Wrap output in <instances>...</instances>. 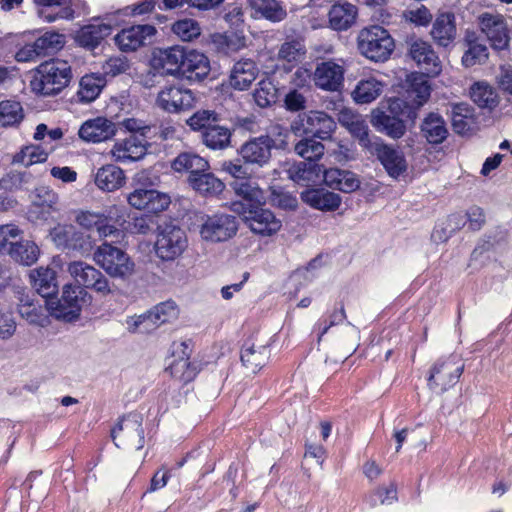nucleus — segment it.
<instances>
[{"label": "nucleus", "instance_id": "nucleus-15", "mask_svg": "<svg viewBox=\"0 0 512 512\" xmlns=\"http://www.w3.org/2000/svg\"><path fill=\"white\" fill-rule=\"evenodd\" d=\"M195 98L189 89L180 86H165L156 98V104L169 113H178L193 107Z\"/></svg>", "mask_w": 512, "mask_h": 512}, {"label": "nucleus", "instance_id": "nucleus-27", "mask_svg": "<svg viewBox=\"0 0 512 512\" xmlns=\"http://www.w3.org/2000/svg\"><path fill=\"white\" fill-rule=\"evenodd\" d=\"M210 72V62L206 55L196 50H186L180 76L189 81L200 82Z\"/></svg>", "mask_w": 512, "mask_h": 512}, {"label": "nucleus", "instance_id": "nucleus-18", "mask_svg": "<svg viewBox=\"0 0 512 512\" xmlns=\"http://www.w3.org/2000/svg\"><path fill=\"white\" fill-rule=\"evenodd\" d=\"M340 124L345 127L351 136L355 138L359 145L368 153L377 144V136H371L370 130L365 119L350 110H343L339 115Z\"/></svg>", "mask_w": 512, "mask_h": 512}, {"label": "nucleus", "instance_id": "nucleus-34", "mask_svg": "<svg viewBox=\"0 0 512 512\" xmlns=\"http://www.w3.org/2000/svg\"><path fill=\"white\" fill-rule=\"evenodd\" d=\"M326 169L317 162L300 161L291 165L288 169V175L291 180L297 184L308 186L310 183H317Z\"/></svg>", "mask_w": 512, "mask_h": 512}, {"label": "nucleus", "instance_id": "nucleus-14", "mask_svg": "<svg viewBox=\"0 0 512 512\" xmlns=\"http://www.w3.org/2000/svg\"><path fill=\"white\" fill-rule=\"evenodd\" d=\"M230 186L235 195L241 199V201L233 203L235 211L244 213L245 210H251L265 204L264 191L251 178L233 180Z\"/></svg>", "mask_w": 512, "mask_h": 512}, {"label": "nucleus", "instance_id": "nucleus-54", "mask_svg": "<svg viewBox=\"0 0 512 512\" xmlns=\"http://www.w3.org/2000/svg\"><path fill=\"white\" fill-rule=\"evenodd\" d=\"M128 330L132 333H150L161 326V323L154 319V312L149 310L148 312L130 317L127 320Z\"/></svg>", "mask_w": 512, "mask_h": 512}, {"label": "nucleus", "instance_id": "nucleus-51", "mask_svg": "<svg viewBox=\"0 0 512 512\" xmlns=\"http://www.w3.org/2000/svg\"><path fill=\"white\" fill-rule=\"evenodd\" d=\"M278 89L270 79H263L257 84L253 93L256 104L261 108H266L276 103Z\"/></svg>", "mask_w": 512, "mask_h": 512}, {"label": "nucleus", "instance_id": "nucleus-50", "mask_svg": "<svg viewBox=\"0 0 512 512\" xmlns=\"http://www.w3.org/2000/svg\"><path fill=\"white\" fill-rule=\"evenodd\" d=\"M24 118L23 108L17 101L0 102V126L8 127L19 124Z\"/></svg>", "mask_w": 512, "mask_h": 512}, {"label": "nucleus", "instance_id": "nucleus-12", "mask_svg": "<svg viewBox=\"0 0 512 512\" xmlns=\"http://www.w3.org/2000/svg\"><path fill=\"white\" fill-rule=\"evenodd\" d=\"M369 153L376 157L389 177L398 179L407 172L408 162L400 148L387 144L382 139H377V144Z\"/></svg>", "mask_w": 512, "mask_h": 512}, {"label": "nucleus", "instance_id": "nucleus-58", "mask_svg": "<svg viewBox=\"0 0 512 512\" xmlns=\"http://www.w3.org/2000/svg\"><path fill=\"white\" fill-rule=\"evenodd\" d=\"M488 55L486 45L477 42H469V47L462 56V64L465 67L483 64L487 61Z\"/></svg>", "mask_w": 512, "mask_h": 512}, {"label": "nucleus", "instance_id": "nucleus-30", "mask_svg": "<svg viewBox=\"0 0 512 512\" xmlns=\"http://www.w3.org/2000/svg\"><path fill=\"white\" fill-rule=\"evenodd\" d=\"M171 168L174 172L187 174V179H191L197 174L205 172L210 168L208 160L194 152L179 153L171 162Z\"/></svg>", "mask_w": 512, "mask_h": 512}, {"label": "nucleus", "instance_id": "nucleus-24", "mask_svg": "<svg viewBox=\"0 0 512 512\" xmlns=\"http://www.w3.org/2000/svg\"><path fill=\"white\" fill-rule=\"evenodd\" d=\"M358 8L347 1H337L328 10V26L334 31H346L356 22Z\"/></svg>", "mask_w": 512, "mask_h": 512}, {"label": "nucleus", "instance_id": "nucleus-5", "mask_svg": "<svg viewBox=\"0 0 512 512\" xmlns=\"http://www.w3.org/2000/svg\"><path fill=\"white\" fill-rule=\"evenodd\" d=\"M143 418L133 412L123 416L111 430V437L118 448L142 449L145 443Z\"/></svg>", "mask_w": 512, "mask_h": 512}, {"label": "nucleus", "instance_id": "nucleus-6", "mask_svg": "<svg viewBox=\"0 0 512 512\" xmlns=\"http://www.w3.org/2000/svg\"><path fill=\"white\" fill-rule=\"evenodd\" d=\"M275 140L269 135L250 138L237 149L239 160L248 167L260 169L267 166L272 158Z\"/></svg>", "mask_w": 512, "mask_h": 512}, {"label": "nucleus", "instance_id": "nucleus-20", "mask_svg": "<svg viewBox=\"0 0 512 512\" xmlns=\"http://www.w3.org/2000/svg\"><path fill=\"white\" fill-rule=\"evenodd\" d=\"M409 55L417 65L429 76H436L441 72V62L430 43L420 38L409 43Z\"/></svg>", "mask_w": 512, "mask_h": 512}, {"label": "nucleus", "instance_id": "nucleus-43", "mask_svg": "<svg viewBox=\"0 0 512 512\" xmlns=\"http://www.w3.org/2000/svg\"><path fill=\"white\" fill-rule=\"evenodd\" d=\"M221 116L214 110H198L190 116L186 123L193 130L200 133V136L218 127Z\"/></svg>", "mask_w": 512, "mask_h": 512}, {"label": "nucleus", "instance_id": "nucleus-49", "mask_svg": "<svg viewBox=\"0 0 512 512\" xmlns=\"http://www.w3.org/2000/svg\"><path fill=\"white\" fill-rule=\"evenodd\" d=\"M472 109L465 103H458L452 107L451 120L453 131L457 134H466L471 129Z\"/></svg>", "mask_w": 512, "mask_h": 512}, {"label": "nucleus", "instance_id": "nucleus-31", "mask_svg": "<svg viewBox=\"0 0 512 512\" xmlns=\"http://www.w3.org/2000/svg\"><path fill=\"white\" fill-rule=\"evenodd\" d=\"M32 287L43 298L52 299L58 292L56 272L49 267H39L29 273Z\"/></svg>", "mask_w": 512, "mask_h": 512}, {"label": "nucleus", "instance_id": "nucleus-52", "mask_svg": "<svg viewBox=\"0 0 512 512\" xmlns=\"http://www.w3.org/2000/svg\"><path fill=\"white\" fill-rule=\"evenodd\" d=\"M34 43L40 56L45 57L55 53L63 47L64 37L56 32H46L37 38Z\"/></svg>", "mask_w": 512, "mask_h": 512}, {"label": "nucleus", "instance_id": "nucleus-61", "mask_svg": "<svg viewBox=\"0 0 512 512\" xmlns=\"http://www.w3.org/2000/svg\"><path fill=\"white\" fill-rule=\"evenodd\" d=\"M21 230L13 224L0 226V254H9L10 248L18 241Z\"/></svg>", "mask_w": 512, "mask_h": 512}, {"label": "nucleus", "instance_id": "nucleus-36", "mask_svg": "<svg viewBox=\"0 0 512 512\" xmlns=\"http://www.w3.org/2000/svg\"><path fill=\"white\" fill-rule=\"evenodd\" d=\"M256 63L250 59L236 62L230 75V84L234 89L243 91L250 87L258 75Z\"/></svg>", "mask_w": 512, "mask_h": 512}, {"label": "nucleus", "instance_id": "nucleus-8", "mask_svg": "<svg viewBox=\"0 0 512 512\" xmlns=\"http://www.w3.org/2000/svg\"><path fill=\"white\" fill-rule=\"evenodd\" d=\"M464 370V364L456 355L438 360L431 368L428 386L436 393H443L454 386Z\"/></svg>", "mask_w": 512, "mask_h": 512}, {"label": "nucleus", "instance_id": "nucleus-4", "mask_svg": "<svg viewBox=\"0 0 512 512\" xmlns=\"http://www.w3.org/2000/svg\"><path fill=\"white\" fill-rule=\"evenodd\" d=\"M188 246L185 231L174 224L158 227L155 253L163 261H173L180 257Z\"/></svg>", "mask_w": 512, "mask_h": 512}, {"label": "nucleus", "instance_id": "nucleus-23", "mask_svg": "<svg viewBox=\"0 0 512 512\" xmlns=\"http://www.w3.org/2000/svg\"><path fill=\"white\" fill-rule=\"evenodd\" d=\"M117 127L114 122L104 117L85 121L79 128V137L86 142L99 143L115 136Z\"/></svg>", "mask_w": 512, "mask_h": 512}, {"label": "nucleus", "instance_id": "nucleus-39", "mask_svg": "<svg viewBox=\"0 0 512 512\" xmlns=\"http://www.w3.org/2000/svg\"><path fill=\"white\" fill-rule=\"evenodd\" d=\"M421 132L426 140L433 145L441 144L448 136V129L442 116L429 113L421 124Z\"/></svg>", "mask_w": 512, "mask_h": 512}, {"label": "nucleus", "instance_id": "nucleus-17", "mask_svg": "<svg viewBox=\"0 0 512 512\" xmlns=\"http://www.w3.org/2000/svg\"><path fill=\"white\" fill-rule=\"evenodd\" d=\"M479 25L493 49L504 50L508 48L510 37L503 16L483 13L479 16Z\"/></svg>", "mask_w": 512, "mask_h": 512}, {"label": "nucleus", "instance_id": "nucleus-19", "mask_svg": "<svg viewBox=\"0 0 512 512\" xmlns=\"http://www.w3.org/2000/svg\"><path fill=\"white\" fill-rule=\"evenodd\" d=\"M344 67L332 60L317 63L313 72L315 85L325 91H339L344 83Z\"/></svg>", "mask_w": 512, "mask_h": 512}, {"label": "nucleus", "instance_id": "nucleus-64", "mask_svg": "<svg viewBox=\"0 0 512 512\" xmlns=\"http://www.w3.org/2000/svg\"><path fill=\"white\" fill-rule=\"evenodd\" d=\"M66 249L79 251L81 253L89 252L92 249L91 237L88 234L77 230L74 226Z\"/></svg>", "mask_w": 512, "mask_h": 512}, {"label": "nucleus", "instance_id": "nucleus-37", "mask_svg": "<svg viewBox=\"0 0 512 512\" xmlns=\"http://www.w3.org/2000/svg\"><path fill=\"white\" fill-rule=\"evenodd\" d=\"M187 182L193 190L205 197L216 196L225 188L223 181L211 171V168L187 179Z\"/></svg>", "mask_w": 512, "mask_h": 512}, {"label": "nucleus", "instance_id": "nucleus-46", "mask_svg": "<svg viewBox=\"0 0 512 512\" xmlns=\"http://www.w3.org/2000/svg\"><path fill=\"white\" fill-rule=\"evenodd\" d=\"M470 97L480 108L493 109L499 103L496 91L486 82L474 83L470 88Z\"/></svg>", "mask_w": 512, "mask_h": 512}, {"label": "nucleus", "instance_id": "nucleus-29", "mask_svg": "<svg viewBox=\"0 0 512 512\" xmlns=\"http://www.w3.org/2000/svg\"><path fill=\"white\" fill-rule=\"evenodd\" d=\"M431 37L441 47H448L456 38L455 15L452 12L439 13L432 25Z\"/></svg>", "mask_w": 512, "mask_h": 512}, {"label": "nucleus", "instance_id": "nucleus-7", "mask_svg": "<svg viewBox=\"0 0 512 512\" xmlns=\"http://www.w3.org/2000/svg\"><path fill=\"white\" fill-rule=\"evenodd\" d=\"M238 231L237 218L226 213L201 216L200 236L204 241L224 242L236 235Z\"/></svg>", "mask_w": 512, "mask_h": 512}, {"label": "nucleus", "instance_id": "nucleus-55", "mask_svg": "<svg viewBox=\"0 0 512 512\" xmlns=\"http://www.w3.org/2000/svg\"><path fill=\"white\" fill-rule=\"evenodd\" d=\"M17 311L29 324L43 326L44 317L41 307L34 304L33 301H30L28 297L20 298Z\"/></svg>", "mask_w": 512, "mask_h": 512}, {"label": "nucleus", "instance_id": "nucleus-48", "mask_svg": "<svg viewBox=\"0 0 512 512\" xmlns=\"http://www.w3.org/2000/svg\"><path fill=\"white\" fill-rule=\"evenodd\" d=\"M294 151L305 161L316 162L324 155L325 147L314 137H306L295 144Z\"/></svg>", "mask_w": 512, "mask_h": 512}, {"label": "nucleus", "instance_id": "nucleus-3", "mask_svg": "<svg viewBox=\"0 0 512 512\" xmlns=\"http://www.w3.org/2000/svg\"><path fill=\"white\" fill-rule=\"evenodd\" d=\"M94 260L110 277L128 280L135 273V263L122 249L103 243L94 252Z\"/></svg>", "mask_w": 512, "mask_h": 512}, {"label": "nucleus", "instance_id": "nucleus-44", "mask_svg": "<svg viewBox=\"0 0 512 512\" xmlns=\"http://www.w3.org/2000/svg\"><path fill=\"white\" fill-rule=\"evenodd\" d=\"M383 91V84L375 78L361 80L352 92L354 101L358 104H368L376 100Z\"/></svg>", "mask_w": 512, "mask_h": 512}, {"label": "nucleus", "instance_id": "nucleus-25", "mask_svg": "<svg viewBox=\"0 0 512 512\" xmlns=\"http://www.w3.org/2000/svg\"><path fill=\"white\" fill-rule=\"evenodd\" d=\"M185 55L186 49L180 46L159 50L153 56V66L155 69L163 70L165 74L180 76Z\"/></svg>", "mask_w": 512, "mask_h": 512}, {"label": "nucleus", "instance_id": "nucleus-9", "mask_svg": "<svg viewBox=\"0 0 512 512\" xmlns=\"http://www.w3.org/2000/svg\"><path fill=\"white\" fill-rule=\"evenodd\" d=\"M86 295L83 287L67 284L63 287L61 298L47 300V305L56 318L71 322L79 318Z\"/></svg>", "mask_w": 512, "mask_h": 512}, {"label": "nucleus", "instance_id": "nucleus-26", "mask_svg": "<svg viewBox=\"0 0 512 512\" xmlns=\"http://www.w3.org/2000/svg\"><path fill=\"white\" fill-rule=\"evenodd\" d=\"M370 122L378 132L392 139H399L406 132V125L400 117L390 115L380 108L372 110Z\"/></svg>", "mask_w": 512, "mask_h": 512}, {"label": "nucleus", "instance_id": "nucleus-42", "mask_svg": "<svg viewBox=\"0 0 512 512\" xmlns=\"http://www.w3.org/2000/svg\"><path fill=\"white\" fill-rule=\"evenodd\" d=\"M306 55V46L300 37H287L278 47L277 60L297 63Z\"/></svg>", "mask_w": 512, "mask_h": 512}, {"label": "nucleus", "instance_id": "nucleus-21", "mask_svg": "<svg viewBox=\"0 0 512 512\" xmlns=\"http://www.w3.org/2000/svg\"><path fill=\"white\" fill-rule=\"evenodd\" d=\"M146 138L131 134L125 139L114 144L111 154L117 162H131L143 158L147 153Z\"/></svg>", "mask_w": 512, "mask_h": 512}, {"label": "nucleus", "instance_id": "nucleus-40", "mask_svg": "<svg viewBox=\"0 0 512 512\" xmlns=\"http://www.w3.org/2000/svg\"><path fill=\"white\" fill-rule=\"evenodd\" d=\"M255 15L270 22L276 23L284 20L286 10L277 0H248Z\"/></svg>", "mask_w": 512, "mask_h": 512}, {"label": "nucleus", "instance_id": "nucleus-57", "mask_svg": "<svg viewBox=\"0 0 512 512\" xmlns=\"http://www.w3.org/2000/svg\"><path fill=\"white\" fill-rule=\"evenodd\" d=\"M172 31L183 41H192L197 38L201 29L196 20L193 19H181L176 21L172 26Z\"/></svg>", "mask_w": 512, "mask_h": 512}, {"label": "nucleus", "instance_id": "nucleus-62", "mask_svg": "<svg viewBox=\"0 0 512 512\" xmlns=\"http://www.w3.org/2000/svg\"><path fill=\"white\" fill-rule=\"evenodd\" d=\"M149 126L152 127V130L148 137L158 138L163 141L175 138L176 126L171 119H163Z\"/></svg>", "mask_w": 512, "mask_h": 512}, {"label": "nucleus", "instance_id": "nucleus-28", "mask_svg": "<svg viewBox=\"0 0 512 512\" xmlns=\"http://www.w3.org/2000/svg\"><path fill=\"white\" fill-rule=\"evenodd\" d=\"M301 200L314 209L335 211L341 205V197L337 193L324 188H308L301 192Z\"/></svg>", "mask_w": 512, "mask_h": 512}, {"label": "nucleus", "instance_id": "nucleus-38", "mask_svg": "<svg viewBox=\"0 0 512 512\" xmlns=\"http://www.w3.org/2000/svg\"><path fill=\"white\" fill-rule=\"evenodd\" d=\"M124 171L113 164L104 165L98 169L95 175L96 186L107 192L121 188L125 183Z\"/></svg>", "mask_w": 512, "mask_h": 512}, {"label": "nucleus", "instance_id": "nucleus-16", "mask_svg": "<svg viewBox=\"0 0 512 512\" xmlns=\"http://www.w3.org/2000/svg\"><path fill=\"white\" fill-rule=\"evenodd\" d=\"M242 214L244 222L250 230L263 237L276 234L282 226L281 220L276 218L271 210L262 206L245 210Z\"/></svg>", "mask_w": 512, "mask_h": 512}, {"label": "nucleus", "instance_id": "nucleus-47", "mask_svg": "<svg viewBox=\"0 0 512 512\" xmlns=\"http://www.w3.org/2000/svg\"><path fill=\"white\" fill-rule=\"evenodd\" d=\"M232 131L224 126L219 125L214 129L201 135L202 143L210 150H225L231 145Z\"/></svg>", "mask_w": 512, "mask_h": 512}, {"label": "nucleus", "instance_id": "nucleus-45", "mask_svg": "<svg viewBox=\"0 0 512 512\" xmlns=\"http://www.w3.org/2000/svg\"><path fill=\"white\" fill-rule=\"evenodd\" d=\"M106 84L101 75L87 74L79 82L78 97L81 102L90 103L94 101Z\"/></svg>", "mask_w": 512, "mask_h": 512}, {"label": "nucleus", "instance_id": "nucleus-1", "mask_svg": "<svg viewBox=\"0 0 512 512\" xmlns=\"http://www.w3.org/2000/svg\"><path fill=\"white\" fill-rule=\"evenodd\" d=\"M72 78L71 67L66 61L53 59L41 63L30 85L34 92L52 96L61 92Z\"/></svg>", "mask_w": 512, "mask_h": 512}, {"label": "nucleus", "instance_id": "nucleus-33", "mask_svg": "<svg viewBox=\"0 0 512 512\" xmlns=\"http://www.w3.org/2000/svg\"><path fill=\"white\" fill-rule=\"evenodd\" d=\"M323 181L328 187L344 193L356 191L361 183L354 172L338 168L326 169L323 173Z\"/></svg>", "mask_w": 512, "mask_h": 512}, {"label": "nucleus", "instance_id": "nucleus-11", "mask_svg": "<svg viewBox=\"0 0 512 512\" xmlns=\"http://www.w3.org/2000/svg\"><path fill=\"white\" fill-rule=\"evenodd\" d=\"M291 128L295 132L302 131L305 134H311L314 138L328 140L336 129V122L323 111H310L299 114Z\"/></svg>", "mask_w": 512, "mask_h": 512}, {"label": "nucleus", "instance_id": "nucleus-53", "mask_svg": "<svg viewBox=\"0 0 512 512\" xmlns=\"http://www.w3.org/2000/svg\"><path fill=\"white\" fill-rule=\"evenodd\" d=\"M47 158L48 154L39 146L29 145L23 147L13 156V163L29 167L36 163L45 162Z\"/></svg>", "mask_w": 512, "mask_h": 512}, {"label": "nucleus", "instance_id": "nucleus-13", "mask_svg": "<svg viewBox=\"0 0 512 512\" xmlns=\"http://www.w3.org/2000/svg\"><path fill=\"white\" fill-rule=\"evenodd\" d=\"M58 194L47 186H39L32 195L28 219L32 222L48 221L59 211Z\"/></svg>", "mask_w": 512, "mask_h": 512}, {"label": "nucleus", "instance_id": "nucleus-22", "mask_svg": "<svg viewBox=\"0 0 512 512\" xmlns=\"http://www.w3.org/2000/svg\"><path fill=\"white\" fill-rule=\"evenodd\" d=\"M156 34L152 25H136L123 29L115 36V42L124 52L135 51L145 45Z\"/></svg>", "mask_w": 512, "mask_h": 512}, {"label": "nucleus", "instance_id": "nucleus-10", "mask_svg": "<svg viewBox=\"0 0 512 512\" xmlns=\"http://www.w3.org/2000/svg\"><path fill=\"white\" fill-rule=\"evenodd\" d=\"M67 271L79 284L78 286L107 296L114 292L108 278L98 269L83 261L69 263Z\"/></svg>", "mask_w": 512, "mask_h": 512}, {"label": "nucleus", "instance_id": "nucleus-56", "mask_svg": "<svg viewBox=\"0 0 512 512\" xmlns=\"http://www.w3.org/2000/svg\"><path fill=\"white\" fill-rule=\"evenodd\" d=\"M170 372L174 378L184 383L192 381L197 374L196 367L191 364L188 355L175 360L170 365Z\"/></svg>", "mask_w": 512, "mask_h": 512}, {"label": "nucleus", "instance_id": "nucleus-59", "mask_svg": "<svg viewBox=\"0 0 512 512\" xmlns=\"http://www.w3.org/2000/svg\"><path fill=\"white\" fill-rule=\"evenodd\" d=\"M32 174L27 171H10L0 180V187L5 190H18L28 184Z\"/></svg>", "mask_w": 512, "mask_h": 512}, {"label": "nucleus", "instance_id": "nucleus-2", "mask_svg": "<svg viewBox=\"0 0 512 512\" xmlns=\"http://www.w3.org/2000/svg\"><path fill=\"white\" fill-rule=\"evenodd\" d=\"M359 52L375 62L388 60L394 51L395 43L390 33L379 25L363 28L357 37Z\"/></svg>", "mask_w": 512, "mask_h": 512}, {"label": "nucleus", "instance_id": "nucleus-32", "mask_svg": "<svg viewBox=\"0 0 512 512\" xmlns=\"http://www.w3.org/2000/svg\"><path fill=\"white\" fill-rule=\"evenodd\" d=\"M270 355L269 346L246 342L241 349L240 359L246 370L255 374L268 363Z\"/></svg>", "mask_w": 512, "mask_h": 512}, {"label": "nucleus", "instance_id": "nucleus-63", "mask_svg": "<svg viewBox=\"0 0 512 512\" xmlns=\"http://www.w3.org/2000/svg\"><path fill=\"white\" fill-rule=\"evenodd\" d=\"M408 92L415 95L416 104L421 106L429 99L431 87L423 77H417L412 83H409Z\"/></svg>", "mask_w": 512, "mask_h": 512}, {"label": "nucleus", "instance_id": "nucleus-35", "mask_svg": "<svg viewBox=\"0 0 512 512\" xmlns=\"http://www.w3.org/2000/svg\"><path fill=\"white\" fill-rule=\"evenodd\" d=\"M112 32L109 23H93L83 26L76 34V42L84 48L94 49Z\"/></svg>", "mask_w": 512, "mask_h": 512}, {"label": "nucleus", "instance_id": "nucleus-41", "mask_svg": "<svg viewBox=\"0 0 512 512\" xmlns=\"http://www.w3.org/2000/svg\"><path fill=\"white\" fill-rule=\"evenodd\" d=\"M16 263L24 266L33 265L39 258V247L30 240H18L8 254Z\"/></svg>", "mask_w": 512, "mask_h": 512}, {"label": "nucleus", "instance_id": "nucleus-60", "mask_svg": "<svg viewBox=\"0 0 512 512\" xmlns=\"http://www.w3.org/2000/svg\"><path fill=\"white\" fill-rule=\"evenodd\" d=\"M404 18L414 24L415 26H428L432 19V13L430 10L423 4L417 5L415 7H410L403 12Z\"/></svg>", "mask_w": 512, "mask_h": 512}]
</instances>
